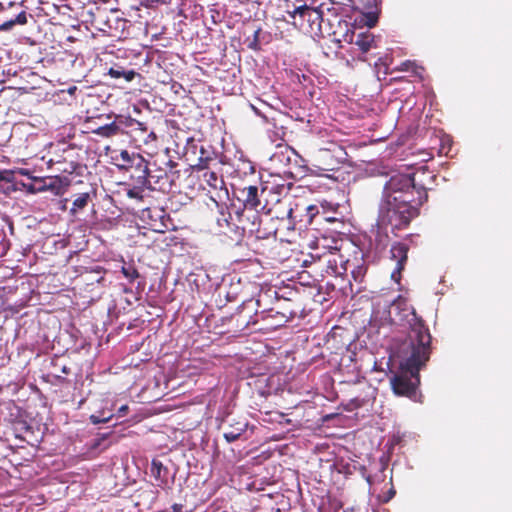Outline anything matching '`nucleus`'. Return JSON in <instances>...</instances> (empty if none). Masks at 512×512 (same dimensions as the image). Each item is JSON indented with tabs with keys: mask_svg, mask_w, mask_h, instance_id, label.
Returning <instances> with one entry per match:
<instances>
[{
	"mask_svg": "<svg viewBox=\"0 0 512 512\" xmlns=\"http://www.w3.org/2000/svg\"><path fill=\"white\" fill-rule=\"evenodd\" d=\"M391 308L399 321H406L409 332L398 352L401 358L399 371L390 379V383L396 395L411 397L420 383V369L430 358L432 337L424 320L416 314L406 298L398 296Z\"/></svg>",
	"mask_w": 512,
	"mask_h": 512,
	"instance_id": "1",
	"label": "nucleus"
},
{
	"mask_svg": "<svg viewBox=\"0 0 512 512\" xmlns=\"http://www.w3.org/2000/svg\"><path fill=\"white\" fill-rule=\"evenodd\" d=\"M436 175L427 167L413 174L393 175L385 184L380 208L382 221L393 229L406 228L418 216L419 207L427 201Z\"/></svg>",
	"mask_w": 512,
	"mask_h": 512,
	"instance_id": "2",
	"label": "nucleus"
},
{
	"mask_svg": "<svg viewBox=\"0 0 512 512\" xmlns=\"http://www.w3.org/2000/svg\"><path fill=\"white\" fill-rule=\"evenodd\" d=\"M230 192L226 187V196L230 204H226V210L230 218L235 214L237 220L241 221V216L246 209L255 210L260 205L258 196V187L251 185L249 180L239 178H229Z\"/></svg>",
	"mask_w": 512,
	"mask_h": 512,
	"instance_id": "3",
	"label": "nucleus"
},
{
	"mask_svg": "<svg viewBox=\"0 0 512 512\" xmlns=\"http://www.w3.org/2000/svg\"><path fill=\"white\" fill-rule=\"evenodd\" d=\"M240 296V291L236 289L231 292H226V335L229 337H237L246 331L250 324H255L258 320L254 319V307L251 300L246 301L241 297V304L235 309L228 307V303L237 301Z\"/></svg>",
	"mask_w": 512,
	"mask_h": 512,
	"instance_id": "4",
	"label": "nucleus"
},
{
	"mask_svg": "<svg viewBox=\"0 0 512 512\" xmlns=\"http://www.w3.org/2000/svg\"><path fill=\"white\" fill-rule=\"evenodd\" d=\"M288 7V14L293 19L292 24L309 33L317 34L321 32V25L323 21V11L320 7H311L307 4L294 6L292 10Z\"/></svg>",
	"mask_w": 512,
	"mask_h": 512,
	"instance_id": "5",
	"label": "nucleus"
},
{
	"mask_svg": "<svg viewBox=\"0 0 512 512\" xmlns=\"http://www.w3.org/2000/svg\"><path fill=\"white\" fill-rule=\"evenodd\" d=\"M241 221L239 222L235 216L232 214V219H226V249L230 252V257L233 262H239L242 260L240 255L236 252V250H241L245 248L244 245V237H245V221L243 220V215L241 216Z\"/></svg>",
	"mask_w": 512,
	"mask_h": 512,
	"instance_id": "6",
	"label": "nucleus"
},
{
	"mask_svg": "<svg viewBox=\"0 0 512 512\" xmlns=\"http://www.w3.org/2000/svg\"><path fill=\"white\" fill-rule=\"evenodd\" d=\"M289 190L290 184L265 181L260 191L258 190L257 198L260 200V205L256 211L270 214L273 206L279 203L281 196L287 194Z\"/></svg>",
	"mask_w": 512,
	"mask_h": 512,
	"instance_id": "7",
	"label": "nucleus"
},
{
	"mask_svg": "<svg viewBox=\"0 0 512 512\" xmlns=\"http://www.w3.org/2000/svg\"><path fill=\"white\" fill-rule=\"evenodd\" d=\"M345 148L336 143L321 148L315 156L316 167L322 171H335L347 160Z\"/></svg>",
	"mask_w": 512,
	"mask_h": 512,
	"instance_id": "8",
	"label": "nucleus"
},
{
	"mask_svg": "<svg viewBox=\"0 0 512 512\" xmlns=\"http://www.w3.org/2000/svg\"><path fill=\"white\" fill-rule=\"evenodd\" d=\"M231 14H233V11L231 12ZM234 15L235 21L233 22V24L231 25L230 22H227L226 26L229 28H233L236 23L242 22V32L240 38L243 37V44H245L248 49L254 51L261 50V27L256 23V21L243 22V15L240 11H235Z\"/></svg>",
	"mask_w": 512,
	"mask_h": 512,
	"instance_id": "9",
	"label": "nucleus"
},
{
	"mask_svg": "<svg viewBox=\"0 0 512 512\" xmlns=\"http://www.w3.org/2000/svg\"><path fill=\"white\" fill-rule=\"evenodd\" d=\"M253 174L254 166L249 160L244 159L242 152L239 156L235 154L233 159L226 156V177L249 180Z\"/></svg>",
	"mask_w": 512,
	"mask_h": 512,
	"instance_id": "10",
	"label": "nucleus"
},
{
	"mask_svg": "<svg viewBox=\"0 0 512 512\" xmlns=\"http://www.w3.org/2000/svg\"><path fill=\"white\" fill-rule=\"evenodd\" d=\"M408 251L409 246L404 242H395L391 246V258L396 261V267L391 273V279L394 280L397 284H400L402 277L401 273L404 270L408 260Z\"/></svg>",
	"mask_w": 512,
	"mask_h": 512,
	"instance_id": "11",
	"label": "nucleus"
},
{
	"mask_svg": "<svg viewBox=\"0 0 512 512\" xmlns=\"http://www.w3.org/2000/svg\"><path fill=\"white\" fill-rule=\"evenodd\" d=\"M242 76L240 68L236 65L226 69V94L238 95L242 93Z\"/></svg>",
	"mask_w": 512,
	"mask_h": 512,
	"instance_id": "12",
	"label": "nucleus"
},
{
	"mask_svg": "<svg viewBox=\"0 0 512 512\" xmlns=\"http://www.w3.org/2000/svg\"><path fill=\"white\" fill-rule=\"evenodd\" d=\"M226 367L230 369L231 374H235L238 378L244 379L252 376L249 371L250 361L248 359L226 355Z\"/></svg>",
	"mask_w": 512,
	"mask_h": 512,
	"instance_id": "13",
	"label": "nucleus"
},
{
	"mask_svg": "<svg viewBox=\"0 0 512 512\" xmlns=\"http://www.w3.org/2000/svg\"><path fill=\"white\" fill-rule=\"evenodd\" d=\"M138 173L136 175L137 183L147 187L150 184V173L147 161L140 155H133V162L131 164Z\"/></svg>",
	"mask_w": 512,
	"mask_h": 512,
	"instance_id": "14",
	"label": "nucleus"
},
{
	"mask_svg": "<svg viewBox=\"0 0 512 512\" xmlns=\"http://www.w3.org/2000/svg\"><path fill=\"white\" fill-rule=\"evenodd\" d=\"M226 423H229L230 431H226V441L231 442L238 439L242 433L246 431L247 421L245 419H241L236 421L233 417H231V413L226 412Z\"/></svg>",
	"mask_w": 512,
	"mask_h": 512,
	"instance_id": "15",
	"label": "nucleus"
},
{
	"mask_svg": "<svg viewBox=\"0 0 512 512\" xmlns=\"http://www.w3.org/2000/svg\"><path fill=\"white\" fill-rule=\"evenodd\" d=\"M151 475L158 482L159 486H164L168 483L169 470L157 459L152 460Z\"/></svg>",
	"mask_w": 512,
	"mask_h": 512,
	"instance_id": "16",
	"label": "nucleus"
},
{
	"mask_svg": "<svg viewBox=\"0 0 512 512\" xmlns=\"http://www.w3.org/2000/svg\"><path fill=\"white\" fill-rule=\"evenodd\" d=\"M353 43L362 53H367L370 49L376 47L375 37L369 32L357 34Z\"/></svg>",
	"mask_w": 512,
	"mask_h": 512,
	"instance_id": "17",
	"label": "nucleus"
},
{
	"mask_svg": "<svg viewBox=\"0 0 512 512\" xmlns=\"http://www.w3.org/2000/svg\"><path fill=\"white\" fill-rule=\"evenodd\" d=\"M296 212H306L308 218H304V227L310 225L313 222V219L319 213V209L316 205L305 204V203H296L294 205V213Z\"/></svg>",
	"mask_w": 512,
	"mask_h": 512,
	"instance_id": "18",
	"label": "nucleus"
},
{
	"mask_svg": "<svg viewBox=\"0 0 512 512\" xmlns=\"http://www.w3.org/2000/svg\"><path fill=\"white\" fill-rule=\"evenodd\" d=\"M207 206L212 214V217H215V214L219 216L224 214V205L222 203V196L220 192H215L210 196V202L207 203Z\"/></svg>",
	"mask_w": 512,
	"mask_h": 512,
	"instance_id": "19",
	"label": "nucleus"
},
{
	"mask_svg": "<svg viewBox=\"0 0 512 512\" xmlns=\"http://www.w3.org/2000/svg\"><path fill=\"white\" fill-rule=\"evenodd\" d=\"M108 75L112 78L119 79L123 77L127 82L132 81L138 74L134 70H125L121 66H113L109 69Z\"/></svg>",
	"mask_w": 512,
	"mask_h": 512,
	"instance_id": "20",
	"label": "nucleus"
},
{
	"mask_svg": "<svg viewBox=\"0 0 512 512\" xmlns=\"http://www.w3.org/2000/svg\"><path fill=\"white\" fill-rule=\"evenodd\" d=\"M91 199L92 198L89 192L78 194L76 198L73 200L70 213L72 215H76L79 211L83 210L88 205Z\"/></svg>",
	"mask_w": 512,
	"mask_h": 512,
	"instance_id": "21",
	"label": "nucleus"
},
{
	"mask_svg": "<svg viewBox=\"0 0 512 512\" xmlns=\"http://www.w3.org/2000/svg\"><path fill=\"white\" fill-rule=\"evenodd\" d=\"M207 183L210 187H212L216 192H220L224 188V176L221 174L218 176L215 172L209 171L204 174Z\"/></svg>",
	"mask_w": 512,
	"mask_h": 512,
	"instance_id": "22",
	"label": "nucleus"
},
{
	"mask_svg": "<svg viewBox=\"0 0 512 512\" xmlns=\"http://www.w3.org/2000/svg\"><path fill=\"white\" fill-rule=\"evenodd\" d=\"M27 23V15L25 11H21L14 19H11L9 21H5L0 25V31H8L10 30L14 25H24Z\"/></svg>",
	"mask_w": 512,
	"mask_h": 512,
	"instance_id": "23",
	"label": "nucleus"
},
{
	"mask_svg": "<svg viewBox=\"0 0 512 512\" xmlns=\"http://www.w3.org/2000/svg\"><path fill=\"white\" fill-rule=\"evenodd\" d=\"M119 127L115 123L106 124L97 128L94 133L102 137H111L118 133Z\"/></svg>",
	"mask_w": 512,
	"mask_h": 512,
	"instance_id": "24",
	"label": "nucleus"
},
{
	"mask_svg": "<svg viewBox=\"0 0 512 512\" xmlns=\"http://www.w3.org/2000/svg\"><path fill=\"white\" fill-rule=\"evenodd\" d=\"M273 310H269L268 311V314H267V317H275V318H278V320L276 321V323L273 325L275 328L276 327H280V326H283L290 318L293 317V313H289V315L285 314V313H282V312H275L274 314H272Z\"/></svg>",
	"mask_w": 512,
	"mask_h": 512,
	"instance_id": "25",
	"label": "nucleus"
},
{
	"mask_svg": "<svg viewBox=\"0 0 512 512\" xmlns=\"http://www.w3.org/2000/svg\"><path fill=\"white\" fill-rule=\"evenodd\" d=\"M287 215H288L289 219L292 220L294 223L298 222L302 226H304V220L303 219L304 218H308L306 212H296V213H294V206L289 208Z\"/></svg>",
	"mask_w": 512,
	"mask_h": 512,
	"instance_id": "26",
	"label": "nucleus"
},
{
	"mask_svg": "<svg viewBox=\"0 0 512 512\" xmlns=\"http://www.w3.org/2000/svg\"><path fill=\"white\" fill-rule=\"evenodd\" d=\"M122 273L123 275L130 281H134L135 279H137L139 277V273L138 271L136 270V268L132 265H129V266H123L122 267Z\"/></svg>",
	"mask_w": 512,
	"mask_h": 512,
	"instance_id": "27",
	"label": "nucleus"
},
{
	"mask_svg": "<svg viewBox=\"0 0 512 512\" xmlns=\"http://www.w3.org/2000/svg\"><path fill=\"white\" fill-rule=\"evenodd\" d=\"M396 494V490L394 489L393 485L391 484V487L386 493H382L378 496L379 501L382 503H388Z\"/></svg>",
	"mask_w": 512,
	"mask_h": 512,
	"instance_id": "28",
	"label": "nucleus"
},
{
	"mask_svg": "<svg viewBox=\"0 0 512 512\" xmlns=\"http://www.w3.org/2000/svg\"><path fill=\"white\" fill-rule=\"evenodd\" d=\"M112 418V415H108V416H103V417H100L98 415H94L92 414L90 416V421L93 423V424H100V423H106L108 422L110 419Z\"/></svg>",
	"mask_w": 512,
	"mask_h": 512,
	"instance_id": "29",
	"label": "nucleus"
},
{
	"mask_svg": "<svg viewBox=\"0 0 512 512\" xmlns=\"http://www.w3.org/2000/svg\"><path fill=\"white\" fill-rule=\"evenodd\" d=\"M120 158L126 164H130L131 165L132 162H133V156H131L127 150L121 151Z\"/></svg>",
	"mask_w": 512,
	"mask_h": 512,
	"instance_id": "30",
	"label": "nucleus"
},
{
	"mask_svg": "<svg viewBox=\"0 0 512 512\" xmlns=\"http://www.w3.org/2000/svg\"><path fill=\"white\" fill-rule=\"evenodd\" d=\"M367 19H368V20H367V25H368L369 27H373V26H375V25H376V23H377L378 16H377V14H376V13H368V14H367Z\"/></svg>",
	"mask_w": 512,
	"mask_h": 512,
	"instance_id": "31",
	"label": "nucleus"
},
{
	"mask_svg": "<svg viewBox=\"0 0 512 512\" xmlns=\"http://www.w3.org/2000/svg\"><path fill=\"white\" fill-rule=\"evenodd\" d=\"M211 12H212L211 18H212L213 22L220 23L222 21V15L220 14V12L214 11V10H212Z\"/></svg>",
	"mask_w": 512,
	"mask_h": 512,
	"instance_id": "32",
	"label": "nucleus"
},
{
	"mask_svg": "<svg viewBox=\"0 0 512 512\" xmlns=\"http://www.w3.org/2000/svg\"><path fill=\"white\" fill-rule=\"evenodd\" d=\"M335 257H336V253L330 252L329 258L327 259V263L329 264V266H331L333 264L334 267L336 268L337 261H336Z\"/></svg>",
	"mask_w": 512,
	"mask_h": 512,
	"instance_id": "33",
	"label": "nucleus"
},
{
	"mask_svg": "<svg viewBox=\"0 0 512 512\" xmlns=\"http://www.w3.org/2000/svg\"><path fill=\"white\" fill-rule=\"evenodd\" d=\"M183 505L182 504H174L172 505L173 512H182Z\"/></svg>",
	"mask_w": 512,
	"mask_h": 512,
	"instance_id": "34",
	"label": "nucleus"
},
{
	"mask_svg": "<svg viewBox=\"0 0 512 512\" xmlns=\"http://www.w3.org/2000/svg\"><path fill=\"white\" fill-rule=\"evenodd\" d=\"M410 62L409 61H406L404 63L401 64V69L400 70H408L409 69V66H410Z\"/></svg>",
	"mask_w": 512,
	"mask_h": 512,
	"instance_id": "35",
	"label": "nucleus"
},
{
	"mask_svg": "<svg viewBox=\"0 0 512 512\" xmlns=\"http://www.w3.org/2000/svg\"><path fill=\"white\" fill-rule=\"evenodd\" d=\"M216 218V224H217V227H218V230H216L215 232H220V228L222 227V224H221V218L220 217H215Z\"/></svg>",
	"mask_w": 512,
	"mask_h": 512,
	"instance_id": "36",
	"label": "nucleus"
},
{
	"mask_svg": "<svg viewBox=\"0 0 512 512\" xmlns=\"http://www.w3.org/2000/svg\"><path fill=\"white\" fill-rule=\"evenodd\" d=\"M354 402H356V407H361L364 405V400H360L358 398L354 399Z\"/></svg>",
	"mask_w": 512,
	"mask_h": 512,
	"instance_id": "37",
	"label": "nucleus"
},
{
	"mask_svg": "<svg viewBox=\"0 0 512 512\" xmlns=\"http://www.w3.org/2000/svg\"><path fill=\"white\" fill-rule=\"evenodd\" d=\"M338 3L343 5H349L353 3V0H339Z\"/></svg>",
	"mask_w": 512,
	"mask_h": 512,
	"instance_id": "38",
	"label": "nucleus"
},
{
	"mask_svg": "<svg viewBox=\"0 0 512 512\" xmlns=\"http://www.w3.org/2000/svg\"><path fill=\"white\" fill-rule=\"evenodd\" d=\"M69 371H70V369H69L68 367H66V366H64V367L62 368V372H63V373H65V374H68V373H69Z\"/></svg>",
	"mask_w": 512,
	"mask_h": 512,
	"instance_id": "39",
	"label": "nucleus"
},
{
	"mask_svg": "<svg viewBox=\"0 0 512 512\" xmlns=\"http://www.w3.org/2000/svg\"><path fill=\"white\" fill-rule=\"evenodd\" d=\"M104 439H105V437L97 439V440H96V442H95V444H94V446H99V445H100L101 440H104Z\"/></svg>",
	"mask_w": 512,
	"mask_h": 512,
	"instance_id": "40",
	"label": "nucleus"
},
{
	"mask_svg": "<svg viewBox=\"0 0 512 512\" xmlns=\"http://www.w3.org/2000/svg\"><path fill=\"white\" fill-rule=\"evenodd\" d=\"M128 195H129L130 197H135V196H136V194L134 193V191H133V190H130V191L128 192Z\"/></svg>",
	"mask_w": 512,
	"mask_h": 512,
	"instance_id": "41",
	"label": "nucleus"
},
{
	"mask_svg": "<svg viewBox=\"0 0 512 512\" xmlns=\"http://www.w3.org/2000/svg\"><path fill=\"white\" fill-rule=\"evenodd\" d=\"M220 143H221V146L224 147V138L221 139Z\"/></svg>",
	"mask_w": 512,
	"mask_h": 512,
	"instance_id": "42",
	"label": "nucleus"
},
{
	"mask_svg": "<svg viewBox=\"0 0 512 512\" xmlns=\"http://www.w3.org/2000/svg\"><path fill=\"white\" fill-rule=\"evenodd\" d=\"M14 5H15V3H14V2H9V6H10V7H12V6H14Z\"/></svg>",
	"mask_w": 512,
	"mask_h": 512,
	"instance_id": "43",
	"label": "nucleus"
},
{
	"mask_svg": "<svg viewBox=\"0 0 512 512\" xmlns=\"http://www.w3.org/2000/svg\"><path fill=\"white\" fill-rule=\"evenodd\" d=\"M126 409H127V406H123V407L121 408V410H122V411H125Z\"/></svg>",
	"mask_w": 512,
	"mask_h": 512,
	"instance_id": "44",
	"label": "nucleus"
},
{
	"mask_svg": "<svg viewBox=\"0 0 512 512\" xmlns=\"http://www.w3.org/2000/svg\"><path fill=\"white\" fill-rule=\"evenodd\" d=\"M252 109H254L256 113H258V111H257V109L255 108V106H252Z\"/></svg>",
	"mask_w": 512,
	"mask_h": 512,
	"instance_id": "45",
	"label": "nucleus"
}]
</instances>
